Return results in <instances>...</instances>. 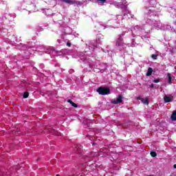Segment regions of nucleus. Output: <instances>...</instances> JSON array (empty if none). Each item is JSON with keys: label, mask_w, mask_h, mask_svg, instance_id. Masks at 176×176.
Instances as JSON below:
<instances>
[{"label": "nucleus", "mask_w": 176, "mask_h": 176, "mask_svg": "<svg viewBox=\"0 0 176 176\" xmlns=\"http://www.w3.org/2000/svg\"><path fill=\"white\" fill-rule=\"evenodd\" d=\"M96 91L100 96H108V94H111V89L108 87H100L96 89Z\"/></svg>", "instance_id": "nucleus-1"}, {"label": "nucleus", "mask_w": 176, "mask_h": 176, "mask_svg": "<svg viewBox=\"0 0 176 176\" xmlns=\"http://www.w3.org/2000/svg\"><path fill=\"white\" fill-rule=\"evenodd\" d=\"M122 102H123V96L122 95H120L116 99L111 100V104H114L115 105Z\"/></svg>", "instance_id": "nucleus-2"}, {"label": "nucleus", "mask_w": 176, "mask_h": 176, "mask_svg": "<svg viewBox=\"0 0 176 176\" xmlns=\"http://www.w3.org/2000/svg\"><path fill=\"white\" fill-rule=\"evenodd\" d=\"M116 46H118V47H119V49L120 50H122V49H124V43H123V39L118 38L116 41Z\"/></svg>", "instance_id": "nucleus-3"}, {"label": "nucleus", "mask_w": 176, "mask_h": 176, "mask_svg": "<svg viewBox=\"0 0 176 176\" xmlns=\"http://www.w3.org/2000/svg\"><path fill=\"white\" fill-rule=\"evenodd\" d=\"M60 2H63L64 3H68L69 5H75V3H78V1L75 0H59Z\"/></svg>", "instance_id": "nucleus-4"}, {"label": "nucleus", "mask_w": 176, "mask_h": 176, "mask_svg": "<svg viewBox=\"0 0 176 176\" xmlns=\"http://www.w3.org/2000/svg\"><path fill=\"white\" fill-rule=\"evenodd\" d=\"M82 148L79 145H75L74 146V151L76 152V153H80V152H82Z\"/></svg>", "instance_id": "nucleus-5"}, {"label": "nucleus", "mask_w": 176, "mask_h": 176, "mask_svg": "<svg viewBox=\"0 0 176 176\" xmlns=\"http://www.w3.org/2000/svg\"><path fill=\"white\" fill-rule=\"evenodd\" d=\"M138 100H140V101H142V102H143V104H144V105H148L149 104V100H148V98H138Z\"/></svg>", "instance_id": "nucleus-6"}, {"label": "nucleus", "mask_w": 176, "mask_h": 176, "mask_svg": "<svg viewBox=\"0 0 176 176\" xmlns=\"http://www.w3.org/2000/svg\"><path fill=\"white\" fill-rule=\"evenodd\" d=\"M170 120H172V122H176V111L172 113Z\"/></svg>", "instance_id": "nucleus-7"}, {"label": "nucleus", "mask_w": 176, "mask_h": 176, "mask_svg": "<svg viewBox=\"0 0 176 176\" xmlns=\"http://www.w3.org/2000/svg\"><path fill=\"white\" fill-rule=\"evenodd\" d=\"M67 102L71 104L72 107H74V108H78V104L74 102L72 100H71V99H69L67 100Z\"/></svg>", "instance_id": "nucleus-8"}, {"label": "nucleus", "mask_w": 176, "mask_h": 176, "mask_svg": "<svg viewBox=\"0 0 176 176\" xmlns=\"http://www.w3.org/2000/svg\"><path fill=\"white\" fill-rule=\"evenodd\" d=\"M153 72V69L152 67H148L146 73V76H151Z\"/></svg>", "instance_id": "nucleus-9"}, {"label": "nucleus", "mask_w": 176, "mask_h": 176, "mask_svg": "<svg viewBox=\"0 0 176 176\" xmlns=\"http://www.w3.org/2000/svg\"><path fill=\"white\" fill-rule=\"evenodd\" d=\"M164 102H171L172 100H171V98H170L167 96H165L164 97Z\"/></svg>", "instance_id": "nucleus-10"}, {"label": "nucleus", "mask_w": 176, "mask_h": 176, "mask_svg": "<svg viewBox=\"0 0 176 176\" xmlns=\"http://www.w3.org/2000/svg\"><path fill=\"white\" fill-rule=\"evenodd\" d=\"M167 78L168 83H171V79H173V78L171 77V74L168 73L167 74Z\"/></svg>", "instance_id": "nucleus-11"}, {"label": "nucleus", "mask_w": 176, "mask_h": 176, "mask_svg": "<svg viewBox=\"0 0 176 176\" xmlns=\"http://www.w3.org/2000/svg\"><path fill=\"white\" fill-rule=\"evenodd\" d=\"M150 155L152 157H156V156H157V153H156V152L155 151H151L150 153Z\"/></svg>", "instance_id": "nucleus-12"}, {"label": "nucleus", "mask_w": 176, "mask_h": 176, "mask_svg": "<svg viewBox=\"0 0 176 176\" xmlns=\"http://www.w3.org/2000/svg\"><path fill=\"white\" fill-rule=\"evenodd\" d=\"M29 96H30V93H28L27 91L24 92V94H23V98H28Z\"/></svg>", "instance_id": "nucleus-13"}, {"label": "nucleus", "mask_w": 176, "mask_h": 176, "mask_svg": "<svg viewBox=\"0 0 176 176\" xmlns=\"http://www.w3.org/2000/svg\"><path fill=\"white\" fill-rule=\"evenodd\" d=\"M151 58H153V60H157V54L151 55Z\"/></svg>", "instance_id": "nucleus-14"}, {"label": "nucleus", "mask_w": 176, "mask_h": 176, "mask_svg": "<svg viewBox=\"0 0 176 176\" xmlns=\"http://www.w3.org/2000/svg\"><path fill=\"white\" fill-rule=\"evenodd\" d=\"M154 83H159V82H160V80L159 79H155V80H153V81Z\"/></svg>", "instance_id": "nucleus-15"}, {"label": "nucleus", "mask_w": 176, "mask_h": 176, "mask_svg": "<svg viewBox=\"0 0 176 176\" xmlns=\"http://www.w3.org/2000/svg\"><path fill=\"white\" fill-rule=\"evenodd\" d=\"M98 2H101L102 3H105L107 2V0H98Z\"/></svg>", "instance_id": "nucleus-16"}, {"label": "nucleus", "mask_w": 176, "mask_h": 176, "mask_svg": "<svg viewBox=\"0 0 176 176\" xmlns=\"http://www.w3.org/2000/svg\"><path fill=\"white\" fill-rule=\"evenodd\" d=\"M150 87H151V88H153V87H155V85H153V84H151V85H150Z\"/></svg>", "instance_id": "nucleus-17"}, {"label": "nucleus", "mask_w": 176, "mask_h": 176, "mask_svg": "<svg viewBox=\"0 0 176 176\" xmlns=\"http://www.w3.org/2000/svg\"><path fill=\"white\" fill-rule=\"evenodd\" d=\"M67 46H71V43H67Z\"/></svg>", "instance_id": "nucleus-18"}, {"label": "nucleus", "mask_w": 176, "mask_h": 176, "mask_svg": "<svg viewBox=\"0 0 176 176\" xmlns=\"http://www.w3.org/2000/svg\"><path fill=\"white\" fill-rule=\"evenodd\" d=\"M174 168H176V164L173 165Z\"/></svg>", "instance_id": "nucleus-19"}, {"label": "nucleus", "mask_w": 176, "mask_h": 176, "mask_svg": "<svg viewBox=\"0 0 176 176\" xmlns=\"http://www.w3.org/2000/svg\"><path fill=\"white\" fill-rule=\"evenodd\" d=\"M92 145H96V143H95V142H94V143L92 144Z\"/></svg>", "instance_id": "nucleus-20"}, {"label": "nucleus", "mask_w": 176, "mask_h": 176, "mask_svg": "<svg viewBox=\"0 0 176 176\" xmlns=\"http://www.w3.org/2000/svg\"><path fill=\"white\" fill-rule=\"evenodd\" d=\"M56 176H60L59 175H56Z\"/></svg>", "instance_id": "nucleus-21"}]
</instances>
